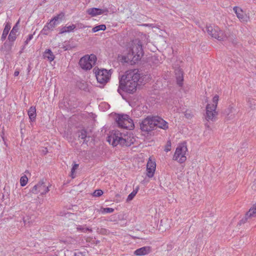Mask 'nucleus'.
<instances>
[{"instance_id": "1", "label": "nucleus", "mask_w": 256, "mask_h": 256, "mask_svg": "<svg viewBox=\"0 0 256 256\" xmlns=\"http://www.w3.org/2000/svg\"><path fill=\"white\" fill-rule=\"evenodd\" d=\"M144 54L142 42L139 39H135L130 44L128 52L126 55L122 56V60L133 65L140 60Z\"/></svg>"}, {"instance_id": "2", "label": "nucleus", "mask_w": 256, "mask_h": 256, "mask_svg": "<svg viewBox=\"0 0 256 256\" xmlns=\"http://www.w3.org/2000/svg\"><path fill=\"white\" fill-rule=\"evenodd\" d=\"M112 145L114 146L118 144L124 146H130L134 142V138H130L128 135L122 134L119 132H116L112 136Z\"/></svg>"}, {"instance_id": "3", "label": "nucleus", "mask_w": 256, "mask_h": 256, "mask_svg": "<svg viewBox=\"0 0 256 256\" xmlns=\"http://www.w3.org/2000/svg\"><path fill=\"white\" fill-rule=\"evenodd\" d=\"M64 16V14L61 12L54 16L44 26L41 31V33L44 35H48L50 32L52 31L54 28L62 21Z\"/></svg>"}, {"instance_id": "4", "label": "nucleus", "mask_w": 256, "mask_h": 256, "mask_svg": "<svg viewBox=\"0 0 256 256\" xmlns=\"http://www.w3.org/2000/svg\"><path fill=\"white\" fill-rule=\"evenodd\" d=\"M115 120L119 128L129 130L134 128L132 120L127 114H118Z\"/></svg>"}, {"instance_id": "5", "label": "nucleus", "mask_w": 256, "mask_h": 256, "mask_svg": "<svg viewBox=\"0 0 256 256\" xmlns=\"http://www.w3.org/2000/svg\"><path fill=\"white\" fill-rule=\"evenodd\" d=\"M119 84L118 92L120 94H122V90L125 91L129 94H134L136 90L138 82H136L134 81L130 82L126 80H120Z\"/></svg>"}, {"instance_id": "6", "label": "nucleus", "mask_w": 256, "mask_h": 256, "mask_svg": "<svg viewBox=\"0 0 256 256\" xmlns=\"http://www.w3.org/2000/svg\"><path fill=\"white\" fill-rule=\"evenodd\" d=\"M208 34L212 38L218 40H224L226 36L218 26H209L206 27Z\"/></svg>"}, {"instance_id": "7", "label": "nucleus", "mask_w": 256, "mask_h": 256, "mask_svg": "<svg viewBox=\"0 0 256 256\" xmlns=\"http://www.w3.org/2000/svg\"><path fill=\"white\" fill-rule=\"evenodd\" d=\"M188 150L186 144H182L178 146L174 152L173 160L178 161L180 163L184 162L186 158V154Z\"/></svg>"}, {"instance_id": "8", "label": "nucleus", "mask_w": 256, "mask_h": 256, "mask_svg": "<svg viewBox=\"0 0 256 256\" xmlns=\"http://www.w3.org/2000/svg\"><path fill=\"white\" fill-rule=\"evenodd\" d=\"M95 74L98 82L102 84L108 82L111 76L110 70L106 69L98 70H96Z\"/></svg>"}, {"instance_id": "9", "label": "nucleus", "mask_w": 256, "mask_h": 256, "mask_svg": "<svg viewBox=\"0 0 256 256\" xmlns=\"http://www.w3.org/2000/svg\"><path fill=\"white\" fill-rule=\"evenodd\" d=\"M46 180L42 179L33 187L32 192L35 194L40 193L41 195H44L48 192L50 190L49 186L46 184Z\"/></svg>"}, {"instance_id": "10", "label": "nucleus", "mask_w": 256, "mask_h": 256, "mask_svg": "<svg viewBox=\"0 0 256 256\" xmlns=\"http://www.w3.org/2000/svg\"><path fill=\"white\" fill-rule=\"evenodd\" d=\"M140 75L138 73V71L137 70H130L127 71L125 74L123 75L120 80H126L130 81V82H133L134 81L136 82H138L140 79Z\"/></svg>"}, {"instance_id": "11", "label": "nucleus", "mask_w": 256, "mask_h": 256, "mask_svg": "<svg viewBox=\"0 0 256 256\" xmlns=\"http://www.w3.org/2000/svg\"><path fill=\"white\" fill-rule=\"evenodd\" d=\"M140 130L143 132H148L154 129L153 117L148 116L140 123Z\"/></svg>"}, {"instance_id": "12", "label": "nucleus", "mask_w": 256, "mask_h": 256, "mask_svg": "<svg viewBox=\"0 0 256 256\" xmlns=\"http://www.w3.org/2000/svg\"><path fill=\"white\" fill-rule=\"evenodd\" d=\"M216 108L211 106V104H208L206 106V118L207 120L214 121L216 119V116L218 114L216 111Z\"/></svg>"}, {"instance_id": "13", "label": "nucleus", "mask_w": 256, "mask_h": 256, "mask_svg": "<svg viewBox=\"0 0 256 256\" xmlns=\"http://www.w3.org/2000/svg\"><path fill=\"white\" fill-rule=\"evenodd\" d=\"M153 122L154 124V128L157 126L163 130H166L168 128V123L164 120L162 118L158 116H154Z\"/></svg>"}, {"instance_id": "14", "label": "nucleus", "mask_w": 256, "mask_h": 256, "mask_svg": "<svg viewBox=\"0 0 256 256\" xmlns=\"http://www.w3.org/2000/svg\"><path fill=\"white\" fill-rule=\"evenodd\" d=\"M236 16L242 22H247L248 20V18L246 14L242 10V9L238 6H234L233 8Z\"/></svg>"}, {"instance_id": "15", "label": "nucleus", "mask_w": 256, "mask_h": 256, "mask_svg": "<svg viewBox=\"0 0 256 256\" xmlns=\"http://www.w3.org/2000/svg\"><path fill=\"white\" fill-rule=\"evenodd\" d=\"M156 164L155 162L152 161L150 158L148 162L146 165L147 176L149 178H152L154 176L156 170Z\"/></svg>"}, {"instance_id": "16", "label": "nucleus", "mask_w": 256, "mask_h": 256, "mask_svg": "<svg viewBox=\"0 0 256 256\" xmlns=\"http://www.w3.org/2000/svg\"><path fill=\"white\" fill-rule=\"evenodd\" d=\"M80 66L84 70H90L92 68V62H90V58L88 56H84L79 61Z\"/></svg>"}, {"instance_id": "17", "label": "nucleus", "mask_w": 256, "mask_h": 256, "mask_svg": "<svg viewBox=\"0 0 256 256\" xmlns=\"http://www.w3.org/2000/svg\"><path fill=\"white\" fill-rule=\"evenodd\" d=\"M108 10L106 9H100L98 8H90L87 10L86 12L88 14L92 16H96L97 15L102 14L104 12H107Z\"/></svg>"}, {"instance_id": "18", "label": "nucleus", "mask_w": 256, "mask_h": 256, "mask_svg": "<svg viewBox=\"0 0 256 256\" xmlns=\"http://www.w3.org/2000/svg\"><path fill=\"white\" fill-rule=\"evenodd\" d=\"M150 252V246H144L136 250L134 254L136 256H143L149 254Z\"/></svg>"}, {"instance_id": "19", "label": "nucleus", "mask_w": 256, "mask_h": 256, "mask_svg": "<svg viewBox=\"0 0 256 256\" xmlns=\"http://www.w3.org/2000/svg\"><path fill=\"white\" fill-rule=\"evenodd\" d=\"M175 73L177 84L179 86H181L182 84V82L184 80L183 72L181 69L178 68L176 70Z\"/></svg>"}, {"instance_id": "20", "label": "nucleus", "mask_w": 256, "mask_h": 256, "mask_svg": "<svg viewBox=\"0 0 256 256\" xmlns=\"http://www.w3.org/2000/svg\"><path fill=\"white\" fill-rule=\"evenodd\" d=\"M18 22L15 26L13 27L12 30L10 31V34L8 36V39L10 42H13L15 40L16 38V33L18 32Z\"/></svg>"}, {"instance_id": "21", "label": "nucleus", "mask_w": 256, "mask_h": 256, "mask_svg": "<svg viewBox=\"0 0 256 256\" xmlns=\"http://www.w3.org/2000/svg\"><path fill=\"white\" fill-rule=\"evenodd\" d=\"M78 137L83 140V143L87 144L89 141L90 136H87V132L85 130H81L78 132Z\"/></svg>"}, {"instance_id": "22", "label": "nucleus", "mask_w": 256, "mask_h": 256, "mask_svg": "<svg viewBox=\"0 0 256 256\" xmlns=\"http://www.w3.org/2000/svg\"><path fill=\"white\" fill-rule=\"evenodd\" d=\"M234 109V106L232 105H230L224 111L223 114L226 116L227 120H230L234 118L232 116V115L230 116L233 112Z\"/></svg>"}, {"instance_id": "23", "label": "nucleus", "mask_w": 256, "mask_h": 256, "mask_svg": "<svg viewBox=\"0 0 256 256\" xmlns=\"http://www.w3.org/2000/svg\"><path fill=\"white\" fill-rule=\"evenodd\" d=\"M43 56L44 58H47L50 62L54 60L55 58L54 55L50 49L46 50L44 53Z\"/></svg>"}, {"instance_id": "24", "label": "nucleus", "mask_w": 256, "mask_h": 256, "mask_svg": "<svg viewBox=\"0 0 256 256\" xmlns=\"http://www.w3.org/2000/svg\"><path fill=\"white\" fill-rule=\"evenodd\" d=\"M28 115L31 121H34L36 118V108L34 106H31L28 110Z\"/></svg>"}, {"instance_id": "25", "label": "nucleus", "mask_w": 256, "mask_h": 256, "mask_svg": "<svg viewBox=\"0 0 256 256\" xmlns=\"http://www.w3.org/2000/svg\"><path fill=\"white\" fill-rule=\"evenodd\" d=\"M76 26L75 24H72L68 26H64L62 27L60 30V34H62L65 32H69L72 31L74 28H76Z\"/></svg>"}, {"instance_id": "26", "label": "nucleus", "mask_w": 256, "mask_h": 256, "mask_svg": "<svg viewBox=\"0 0 256 256\" xmlns=\"http://www.w3.org/2000/svg\"><path fill=\"white\" fill-rule=\"evenodd\" d=\"M246 217L252 218L256 216V204H254L246 214Z\"/></svg>"}, {"instance_id": "27", "label": "nucleus", "mask_w": 256, "mask_h": 256, "mask_svg": "<svg viewBox=\"0 0 256 256\" xmlns=\"http://www.w3.org/2000/svg\"><path fill=\"white\" fill-rule=\"evenodd\" d=\"M10 28H11V26H10V24L6 23L5 26L3 30L2 34V36L1 39L2 40H4L6 38V37L8 34V32H9V30H10Z\"/></svg>"}, {"instance_id": "28", "label": "nucleus", "mask_w": 256, "mask_h": 256, "mask_svg": "<svg viewBox=\"0 0 256 256\" xmlns=\"http://www.w3.org/2000/svg\"><path fill=\"white\" fill-rule=\"evenodd\" d=\"M106 30V26L105 24H100L97 26H94L92 29V31L93 32H98L99 30Z\"/></svg>"}, {"instance_id": "29", "label": "nucleus", "mask_w": 256, "mask_h": 256, "mask_svg": "<svg viewBox=\"0 0 256 256\" xmlns=\"http://www.w3.org/2000/svg\"><path fill=\"white\" fill-rule=\"evenodd\" d=\"M246 102L250 108L253 110L256 105L254 100L252 98H248L246 99Z\"/></svg>"}, {"instance_id": "30", "label": "nucleus", "mask_w": 256, "mask_h": 256, "mask_svg": "<svg viewBox=\"0 0 256 256\" xmlns=\"http://www.w3.org/2000/svg\"><path fill=\"white\" fill-rule=\"evenodd\" d=\"M138 188H137L136 190H134L128 196L127 201L132 200L134 196L136 195L138 192Z\"/></svg>"}, {"instance_id": "31", "label": "nucleus", "mask_w": 256, "mask_h": 256, "mask_svg": "<svg viewBox=\"0 0 256 256\" xmlns=\"http://www.w3.org/2000/svg\"><path fill=\"white\" fill-rule=\"evenodd\" d=\"M28 181V178L26 176H24L20 178V185L22 186H25L27 184Z\"/></svg>"}, {"instance_id": "32", "label": "nucleus", "mask_w": 256, "mask_h": 256, "mask_svg": "<svg viewBox=\"0 0 256 256\" xmlns=\"http://www.w3.org/2000/svg\"><path fill=\"white\" fill-rule=\"evenodd\" d=\"M218 98H219V96L218 95L216 94L214 96V97L213 98V99H212V102H213L214 104L212 105H211L212 106L216 108L218 102Z\"/></svg>"}, {"instance_id": "33", "label": "nucleus", "mask_w": 256, "mask_h": 256, "mask_svg": "<svg viewBox=\"0 0 256 256\" xmlns=\"http://www.w3.org/2000/svg\"><path fill=\"white\" fill-rule=\"evenodd\" d=\"M78 230H80L82 232H86V231H90V232H92V230L91 228H84L83 226H79L76 228Z\"/></svg>"}, {"instance_id": "34", "label": "nucleus", "mask_w": 256, "mask_h": 256, "mask_svg": "<svg viewBox=\"0 0 256 256\" xmlns=\"http://www.w3.org/2000/svg\"><path fill=\"white\" fill-rule=\"evenodd\" d=\"M114 209L110 208H102V213H112L114 212Z\"/></svg>"}, {"instance_id": "35", "label": "nucleus", "mask_w": 256, "mask_h": 256, "mask_svg": "<svg viewBox=\"0 0 256 256\" xmlns=\"http://www.w3.org/2000/svg\"><path fill=\"white\" fill-rule=\"evenodd\" d=\"M78 167V164H76L72 166V168L71 170V174H70V176L72 178H74V174L76 170Z\"/></svg>"}, {"instance_id": "36", "label": "nucleus", "mask_w": 256, "mask_h": 256, "mask_svg": "<svg viewBox=\"0 0 256 256\" xmlns=\"http://www.w3.org/2000/svg\"><path fill=\"white\" fill-rule=\"evenodd\" d=\"M103 191L101 190H96L93 192L94 196H100L103 194Z\"/></svg>"}, {"instance_id": "37", "label": "nucleus", "mask_w": 256, "mask_h": 256, "mask_svg": "<svg viewBox=\"0 0 256 256\" xmlns=\"http://www.w3.org/2000/svg\"><path fill=\"white\" fill-rule=\"evenodd\" d=\"M88 58H90V62H92V66L94 64L96 60V56L94 54L88 56Z\"/></svg>"}, {"instance_id": "38", "label": "nucleus", "mask_w": 256, "mask_h": 256, "mask_svg": "<svg viewBox=\"0 0 256 256\" xmlns=\"http://www.w3.org/2000/svg\"><path fill=\"white\" fill-rule=\"evenodd\" d=\"M171 150V142L170 140H168L166 142V144L165 146L164 150L166 152H168L170 151Z\"/></svg>"}, {"instance_id": "39", "label": "nucleus", "mask_w": 256, "mask_h": 256, "mask_svg": "<svg viewBox=\"0 0 256 256\" xmlns=\"http://www.w3.org/2000/svg\"><path fill=\"white\" fill-rule=\"evenodd\" d=\"M86 252H81L78 251V252H74V256H86Z\"/></svg>"}, {"instance_id": "40", "label": "nucleus", "mask_w": 256, "mask_h": 256, "mask_svg": "<svg viewBox=\"0 0 256 256\" xmlns=\"http://www.w3.org/2000/svg\"><path fill=\"white\" fill-rule=\"evenodd\" d=\"M64 242L68 244H72L76 242V240L74 238H68V239L66 241H64Z\"/></svg>"}, {"instance_id": "41", "label": "nucleus", "mask_w": 256, "mask_h": 256, "mask_svg": "<svg viewBox=\"0 0 256 256\" xmlns=\"http://www.w3.org/2000/svg\"><path fill=\"white\" fill-rule=\"evenodd\" d=\"M248 218H250V217H246V214L245 215L244 217L242 218L240 221V224H244Z\"/></svg>"}, {"instance_id": "42", "label": "nucleus", "mask_w": 256, "mask_h": 256, "mask_svg": "<svg viewBox=\"0 0 256 256\" xmlns=\"http://www.w3.org/2000/svg\"><path fill=\"white\" fill-rule=\"evenodd\" d=\"M33 38V34H29L28 36V38L24 42L25 45L27 44L28 42L32 38Z\"/></svg>"}, {"instance_id": "43", "label": "nucleus", "mask_w": 256, "mask_h": 256, "mask_svg": "<svg viewBox=\"0 0 256 256\" xmlns=\"http://www.w3.org/2000/svg\"><path fill=\"white\" fill-rule=\"evenodd\" d=\"M71 48H72L70 45L64 46H62V48L64 49V50H69L71 49Z\"/></svg>"}, {"instance_id": "44", "label": "nucleus", "mask_w": 256, "mask_h": 256, "mask_svg": "<svg viewBox=\"0 0 256 256\" xmlns=\"http://www.w3.org/2000/svg\"><path fill=\"white\" fill-rule=\"evenodd\" d=\"M29 218L28 216H26V218H24L23 221L24 224H26V223H30V221L28 220Z\"/></svg>"}, {"instance_id": "45", "label": "nucleus", "mask_w": 256, "mask_h": 256, "mask_svg": "<svg viewBox=\"0 0 256 256\" xmlns=\"http://www.w3.org/2000/svg\"><path fill=\"white\" fill-rule=\"evenodd\" d=\"M184 116L187 118H192V115L190 113L186 112Z\"/></svg>"}, {"instance_id": "46", "label": "nucleus", "mask_w": 256, "mask_h": 256, "mask_svg": "<svg viewBox=\"0 0 256 256\" xmlns=\"http://www.w3.org/2000/svg\"><path fill=\"white\" fill-rule=\"evenodd\" d=\"M19 74V72L18 71H15L14 72V76H18Z\"/></svg>"}, {"instance_id": "47", "label": "nucleus", "mask_w": 256, "mask_h": 256, "mask_svg": "<svg viewBox=\"0 0 256 256\" xmlns=\"http://www.w3.org/2000/svg\"><path fill=\"white\" fill-rule=\"evenodd\" d=\"M172 248V245L168 246V250H170Z\"/></svg>"}, {"instance_id": "48", "label": "nucleus", "mask_w": 256, "mask_h": 256, "mask_svg": "<svg viewBox=\"0 0 256 256\" xmlns=\"http://www.w3.org/2000/svg\"><path fill=\"white\" fill-rule=\"evenodd\" d=\"M162 221H161V222H160V226H162Z\"/></svg>"}]
</instances>
